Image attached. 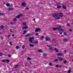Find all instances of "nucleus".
<instances>
[{"instance_id":"nucleus-62","label":"nucleus","mask_w":73,"mask_h":73,"mask_svg":"<svg viewBox=\"0 0 73 73\" xmlns=\"http://www.w3.org/2000/svg\"><path fill=\"white\" fill-rule=\"evenodd\" d=\"M27 64H25V66H27Z\"/></svg>"},{"instance_id":"nucleus-38","label":"nucleus","mask_w":73,"mask_h":73,"mask_svg":"<svg viewBox=\"0 0 73 73\" xmlns=\"http://www.w3.org/2000/svg\"><path fill=\"white\" fill-rule=\"evenodd\" d=\"M35 35L36 36H38V33H36L35 34Z\"/></svg>"},{"instance_id":"nucleus-43","label":"nucleus","mask_w":73,"mask_h":73,"mask_svg":"<svg viewBox=\"0 0 73 73\" xmlns=\"http://www.w3.org/2000/svg\"><path fill=\"white\" fill-rule=\"evenodd\" d=\"M19 46H17L16 47V49H19Z\"/></svg>"},{"instance_id":"nucleus-49","label":"nucleus","mask_w":73,"mask_h":73,"mask_svg":"<svg viewBox=\"0 0 73 73\" xmlns=\"http://www.w3.org/2000/svg\"><path fill=\"white\" fill-rule=\"evenodd\" d=\"M60 35H62V32H60Z\"/></svg>"},{"instance_id":"nucleus-7","label":"nucleus","mask_w":73,"mask_h":73,"mask_svg":"<svg viewBox=\"0 0 73 73\" xmlns=\"http://www.w3.org/2000/svg\"><path fill=\"white\" fill-rule=\"evenodd\" d=\"M45 39L46 40H47V41H50V39L48 37L45 38Z\"/></svg>"},{"instance_id":"nucleus-47","label":"nucleus","mask_w":73,"mask_h":73,"mask_svg":"<svg viewBox=\"0 0 73 73\" xmlns=\"http://www.w3.org/2000/svg\"><path fill=\"white\" fill-rule=\"evenodd\" d=\"M70 31V32H72V30L71 29H69Z\"/></svg>"},{"instance_id":"nucleus-3","label":"nucleus","mask_w":73,"mask_h":73,"mask_svg":"<svg viewBox=\"0 0 73 73\" xmlns=\"http://www.w3.org/2000/svg\"><path fill=\"white\" fill-rule=\"evenodd\" d=\"M64 54L63 53H57L56 54V56H62V55H63Z\"/></svg>"},{"instance_id":"nucleus-13","label":"nucleus","mask_w":73,"mask_h":73,"mask_svg":"<svg viewBox=\"0 0 73 73\" xmlns=\"http://www.w3.org/2000/svg\"><path fill=\"white\" fill-rule=\"evenodd\" d=\"M68 40V38H65L63 39V41H67Z\"/></svg>"},{"instance_id":"nucleus-31","label":"nucleus","mask_w":73,"mask_h":73,"mask_svg":"<svg viewBox=\"0 0 73 73\" xmlns=\"http://www.w3.org/2000/svg\"><path fill=\"white\" fill-rule=\"evenodd\" d=\"M60 29L61 31H64V30L62 29H61L60 28Z\"/></svg>"},{"instance_id":"nucleus-42","label":"nucleus","mask_w":73,"mask_h":73,"mask_svg":"<svg viewBox=\"0 0 73 73\" xmlns=\"http://www.w3.org/2000/svg\"><path fill=\"white\" fill-rule=\"evenodd\" d=\"M25 46H22V48L23 49H24V48H25Z\"/></svg>"},{"instance_id":"nucleus-34","label":"nucleus","mask_w":73,"mask_h":73,"mask_svg":"<svg viewBox=\"0 0 73 73\" xmlns=\"http://www.w3.org/2000/svg\"><path fill=\"white\" fill-rule=\"evenodd\" d=\"M35 44H37L38 43V41H35Z\"/></svg>"},{"instance_id":"nucleus-29","label":"nucleus","mask_w":73,"mask_h":73,"mask_svg":"<svg viewBox=\"0 0 73 73\" xmlns=\"http://www.w3.org/2000/svg\"><path fill=\"white\" fill-rule=\"evenodd\" d=\"M30 35H31V34H29L28 35H25V36L26 37H27L28 36H30Z\"/></svg>"},{"instance_id":"nucleus-56","label":"nucleus","mask_w":73,"mask_h":73,"mask_svg":"<svg viewBox=\"0 0 73 73\" xmlns=\"http://www.w3.org/2000/svg\"><path fill=\"white\" fill-rule=\"evenodd\" d=\"M61 66H62L60 65V66H59V68H61Z\"/></svg>"},{"instance_id":"nucleus-12","label":"nucleus","mask_w":73,"mask_h":73,"mask_svg":"<svg viewBox=\"0 0 73 73\" xmlns=\"http://www.w3.org/2000/svg\"><path fill=\"white\" fill-rule=\"evenodd\" d=\"M6 5L7 6V7H9V6H10V4H9V3H7L6 4Z\"/></svg>"},{"instance_id":"nucleus-28","label":"nucleus","mask_w":73,"mask_h":73,"mask_svg":"<svg viewBox=\"0 0 73 73\" xmlns=\"http://www.w3.org/2000/svg\"><path fill=\"white\" fill-rule=\"evenodd\" d=\"M43 38H44V36H42L41 37V40H42L43 39Z\"/></svg>"},{"instance_id":"nucleus-9","label":"nucleus","mask_w":73,"mask_h":73,"mask_svg":"<svg viewBox=\"0 0 73 73\" xmlns=\"http://www.w3.org/2000/svg\"><path fill=\"white\" fill-rule=\"evenodd\" d=\"M48 46L49 47V48H48L49 50H53V48H52V47H50V46Z\"/></svg>"},{"instance_id":"nucleus-54","label":"nucleus","mask_w":73,"mask_h":73,"mask_svg":"<svg viewBox=\"0 0 73 73\" xmlns=\"http://www.w3.org/2000/svg\"><path fill=\"white\" fill-rule=\"evenodd\" d=\"M12 36H13V37H14V36H15V35L14 34H13Z\"/></svg>"},{"instance_id":"nucleus-21","label":"nucleus","mask_w":73,"mask_h":73,"mask_svg":"<svg viewBox=\"0 0 73 73\" xmlns=\"http://www.w3.org/2000/svg\"><path fill=\"white\" fill-rule=\"evenodd\" d=\"M27 59L28 60H31V58L30 57H28L27 58Z\"/></svg>"},{"instance_id":"nucleus-16","label":"nucleus","mask_w":73,"mask_h":73,"mask_svg":"<svg viewBox=\"0 0 73 73\" xmlns=\"http://www.w3.org/2000/svg\"><path fill=\"white\" fill-rule=\"evenodd\" d=\"M18 66H19V65L17 64L15 66V69H16V68H17L18 67Z\"/></svg>"},{"instance_id":"nucleus-2","label":"nucleus","mask_w":73,"mask_h":73,"mask_svg":"<svg viewBox=\"0 0 73 73\" xmlns=\"http://www.w3.org/2000/svg\"><path fill=\"white\" fill-rule=\"evenodd\" d=\"M22 15H23V14H19L18 15V16H16V18H17V19H19L20 18V17H21Z\"/></svg>"},{"instance_id":"nucleus-64","label":"nucleus","mask_w":73,"mask_h":73,"mask_svg":"<svg viewBox=\"0 0 73 73\" xmlns=\"http://www.w3.org/2000/svg\"><path fill=\"white\" fill-rule=\"evenodd\" d=\"M5 4V3H3V4H4V5Z\"/></svg>"},{"instance_id":"nucleus-32","label":"nucleus","mask_w":73,"mask_h":73,"mask_svg":"<svg viewBox=\"0 0 73 73\" xmlns=\"http://www.w3.org/2000/svg\"><path fill=\"white\" fill-rule=\"evenodd\" d=\"M27 33V31H25L23 33V34H25V33Z\"/></svg>"},{"instance_id":"nucleus-30","label":"nucleus","mask_w":73,"mask_h":73,"mask_svg":"<svg viewBox=\"0 0 73 73\" xmlns=\"http://www.w3.org/2000/svg\"><path fill=\"white\" fill-rule=\"evenodd\" d=\"M1 28L2 29H3L4 28V26H2L1 27Z\"/></svg>"},{"instance_id":"nucleus-6","label":"nucleus","mask_w":73,"mask_h":73,"mask_svg":"<svg viewBox=\"0 0 73 73\" xmlns=\"http://www.w3.org/2000/svg\"><path fill=\"white\" fill-rule=\"evenodd\" d=\"M52 16L54 17H57V16H58V15L57 14H54L52 15Z\"/></svg>"},{"instance_id":"nucleus-60","label":"nucleus","mask_w":73,"mask_h":73,"mask_svg":"<svg viewBox=\"0 0 73 73\" xmlns=\"http://www.w3.org/2000/svg\"><path fill=\"white\" fill-rule=\"evenodd\" d=\"M11 7H12V6H13V5H12V4H11Z\"/></svg>"},{"instance_id":"nucleus-50","label":"nucleus","mask_w":73,"mask_h":73,"mask_svg":"<svg viewBox=\"0 0 73 73\" xmlns=\"http://www.w3.org/2000/svg\"><path fill=\"white\" fill-rule=\"evenodd\" d=\"M26 9H27V10H28L29 9V8L28 7H26Z\"/></svg>"},{"instance_id":"nucleus-48","label":"nucleus","mask_w":73,"mask_h":73,"mask_svg":"<svg viewBox=\"0 0 73 73\" xmlns=\"http://www.w3.org/2000/svg\"><path fill=\"white\" fill-rule=\"evenodd\" d=\"M9 44H10L11 45H12V42H10Z\"/></svg>"},{"instance_id":"nucleus-22","label":"nucleus","mask_w":73,"mask_h":73,"mask_svg":"<svg viewBox=\"0 0 73 73\" xmlns=\"http://www.w3.org/2000/svg\"><path fill=\"white\" fill-rule=\"evenodd\" d=\"M12 9H13V8H9V9L8 10L9 11H10L11 10H12Z\"/></svg>"},{"instance_id":"nucleus-14","label":"nucleus","mask_w":73,"mask_h":73,"mask_svg":"<svg viewBox=\"0 0 73 73\" xmlns=\"http://www.w3.org/2000/svg\"><path fill=\"white\" fill-rule=\"evenodd\" d=\"M60 16H61V17H62L63 16V13H61L60 14Z\"/></svg>"},{"instance_id":"nucleus-27","label":"nucleus","mask_w":73,"mask_h":73,"mask_svg":"<svg viewBox=\"0 0 73 73\" xmlns=\"http://www.w3.org/2000/svg\"><path fill=\"white\" fill-rule=\"evenodd\" d=\"M2 55H3V53L2 52H1L0 53V56H2Z\"/></svg>"},{"instance_id":"nucleus-37","label":"nucleus","mask_w":73,"mask_h":73,"mask_svg":"<svg viewBox=\"0 0 73 73\" xmlns=\"http://www.w3.org/2000/svg\"><path fill=\"white\" fill-rule=\"evenodd\" d=\"M49 65H52V63H49Z\"/></svg>"},{"instance_id":"nucleus-61","label":"nucleus","mask_w":73,"mask_h":73,"mask_svg":"<svg viewBox=\"0 0 73 73\" xmlns=\"http://www.w3.org/2000/svg\"><path fill=\"white\" fill-rule=\"evenodd\" d=\"M59 28H61V26H59Z\"/></svg>"},{"instance_id":"nucleus-5","label":"nucleus","mask_w":73,"mask_h":73,"mask_svg":"<svg viewBox=\"0 0 73 73\" xmlns=\"http://www.w3.org/2000/svg\"><path fill=\"white\" fill-rule=\"evenodd\" d=\"M60 29V28L58 27L54 28L53 29V31H56L57 30V29H58V30H59Z\"/></svg>"},{"instance_id":"nucleus-39","label":"nucleus","mask_w":73,"mask_h":73,"mask_svg":"<svg viewBox=\"0 0 73 73\" xmlns=\"http://www.w3.org/2000/svg\"><path fill=\"white\" fill-rule=\"evenodd\" d=\"M58 19V20H59L60 19V17H58L57 18H56V19Z\"/></svg>"},{"instance_id":"nucleus-40","label":"nucleus","mask_w":73,"mask_h":73,"mask_svg":"<svg viewBox=\"0 0 73 73\" xmlns=\"http://www.w3.org/2000/svg\"><path fill=\"white\" fill-rule=\"evenodd\" d=\"M8 56L9 57H11V54H9V55H8Z\"/></svg>"},{"instance_id":"nucleus-58","label":"nucleus","mask_w":73,"mask_h":73,"mask_svg":"<svg viewBox=\"0 0 73 73\" xmlns=\"http://www.w3.org/2000/svg\"><path fill=\"white\" fill-rule=\"evenodd\" d=\"M10 32H13V31H12V30H10Z\"/></svg>"},{"instance_id":"nucleus-45","label":"nucleus","mask_w":73,"mask_h":73,"mask_svg":"<svg viewBox=\"0 0 73 73\" xmlns=\"http://www.w3.org/2000/svg\"><path fill=\"white\" fill-rule=\"evenodd\" d=\"M53 45V46H56V45L55 44H53V45Z\"/></svg>"},{"instance_id":"nucleus-24","label":"nucleus","mask_w":73,"mask_h":73,"mask_svg":"<svg viewBox=\"0 0 73 73\" xmlns=\"http://www.w3.org/2000/svg\"><path fill=\"white\" fill-rule=\"evenodd\" d=\"M55 67H56V68H59V66H58V65H56Z\"/></svg>"},{"instance_id":"nucleus-63","label":"nucleus","mask_w":73,"mask_h":73,"mask_svg":"<svg viewBox=\"0 0 73 73\" xmlns=\"http://www.w3.org/2000/svg\"><path fill=\"white\" fill-rule=\"evenodd\" d=\"M34 21H35V19H34Z\"/></svg>"},{"instance_id":"nucleus-36","label":"nucleus","mask_w":73,"mask_h":73,"mask_svg":"<svg viewBox=\"0 0 73 73\" xmlns=\"http://www.w3.org/2000/svg\"><path fill=\"white\" fill-rule=\"evenodd\" d=\"M17 20V19H16V18L14 19V21H16Z\"/></svg>"},{"instance_id":"nucleus-26","label":"nucleus","mask_w":73,"mask_h":73,"mask_svg":"<svg viewBox=\"0 0 73 73\" xmlns=\"http://www.w3.org/2000/svg\"><path fill=\"white\" fill-rule=\"evenodd\" d=\"M57 8H61V6H60V5H58V6H57Z\"/></svg>"},{"instance_id":"nucleus-44","label":"nucleus","mask_w":73,"mask_h":73,"mask_svg":"<svg viewBox=\"0 0 73 73\" xmlns=\"http://www.w3.org/2000/svg\"><path fill=\"white\" fill-rule=\"evenodd\" d=\"M11 36V35H9L8 36H7V38H9V37Z\"/></svg>"},{"instance_id":"nucleus-53","label":"nucleus","mask_w":73,"mask_h":73,"mask_svg":"<svg viewBox=\"0 0 73 73\" xmlns=\"http://www.w3.org/2000/svg\"><path fill=\"white\" fill-rule=\"evenodd\" d=\"M23 25H26V23H23Z\"/></svg>"},{"instance_id":"nucleus-25","label":"nucleus","mask_w":73,"mask_h":73,"mask_svg":"<svg viewBox=\"0 0 73 73\" xmlns=\"http://www.w3.org/2000/svg\"><path fill=\"white\" fill-rule=\"evenodd\" d=\"M38 52H42V50H38Z\"/></svg>"},{"instance_id":"nucleus-8","label":"nucleus","mask_w":73,"mask_h":73,"mask_svg":"<svg viewBox=\"0 0 73 73\" xmlns=\"http://www.w3.org/2000/svg\"><path fill=\"white\" fill-rule=\"evenodd\" d=\"M28 27L27 26H25V27L23 28V29H28Z\"/></svg>"},{"instance_id":"nucleus-20","label":"nucleus","mask_w":73,"mask_h":73,"mask_svg":"<svg viewBox=\"0 0 73 73\" xmlns=\"http://www.w3.org/2000/svg\"><path fill=\"white\" fill-rule=\"evenodd\" d=\"M2 62H6V60H2Z\"/></svg>"},{"instance_id":"nucleus-15","label":"nucleus","mask_w":73,"mask_h":73,"mask_svg":"<svg viewBox=\"0 0 73 73\" xmlns=\"http://www.w3.org/2000/svg\"><path fill=\"white\" fill-rule=\"evenodd\" d=\"M22 6H24V5H25L26 3H22Z\"/></svg>"},{"instance_id":"nucleus-57","label":"nucleus","mask_w":73,"mask_h":73,"mask_svg":"<svg viewBox=\"0 0 73 73\" xmlns=\"http://www.w3.org/2000/svg\"><path fill=\"white\" fill-rule=\"evenodd\" d=\"M67 26H70L69 24H67Z\"/></svg>"},{"instance_id":"nucleus-1","label":"nucleus","mask_w":73,"mask_h":73,"mask_svg":"<svg viewBox=\"0 0 73 73\" xmlns=\"http://www.w3.org/2000/svg\"><path fill=\"white\" fill-rule=\"evenodd\" d=\"M35 37H30V38H29V41L30 42H32V40H33L34 39Z\"/></svg>"},{"instance_id":"nucleus-46","label":"nucleus","mask_w":73,"mask_h":73,"mask_svg":"<svg viewBox=\"0 0 73 73\" xmlns=\"http://www.w3.org/2000/svg\"><path fill=\"white\" fill-rule=\"evenodd\" d=\"M29 45L30 46H33V45L32 44H29Z\"/></svg>"},{"instance_id":"nucleus-52","label":"nucleus","mask_w":73,"mask_h":73,"mask_svg":"<svg viewBox=\"0 0 73 73\" xmlns=\"http://www.w3.org/2000/svg\"><path fill=\"white\" fill-rule=\"evenodd\" d=\"M10 24H14V23L13 22H11Z\"/></svg>"},{"instance_id":"nucleus-33","label":"nucleus","mask_w":73,"mask_h":73,"mask_svg":"<svg viewBox=\"0 0 73 73\" xmlns=\"http://www.w3.org/2000/svg\"><path fill=\"white\" fill-rule=\"evenodd\" d=\"M54 61H58V59H55L54 60Z\"/></svg>"},{"instance_id":"nucleus-51","label":"nucleus","mask_w":73,"mask_h":73,"mask_svg":"<svg viewBox=\"0 0 73 73\" xmlns=\"http://www.w3.org/2000/svg\"><path fill=\"white\" fill-rule=\"evenodd\" d=\"M1 39H2V40H3V37H1Z\"/></svg>"},{"instance_id":"nucleus-11","label":"nucleus","mask_w":73,"mask_h":73,"mask_svg":"<svg viewBox=\"0 0 73 73\" xmlns=\"http://www.w3.org/2000/svg\"><path fill=\"white\" fill-rule=\"evenodd\" d=\"M58 60H59V61H62L63 60V59L62 58H58Z\"/></svg>"},{"instance_id":"nucleus-55","label":"nucleus","mask_w":73,"mask_h":73,"mask_svg":"<svg viewBox=\"0 0 73 73\" xmlns=\"http://www.w3.org/2000/svg\"><path fill=\"white\" fill-rule=\"evenodd\" d=\"M43 55L44 56H45L46 55V54H44Z\"/></svg>"},{"instance_id":"nucleus-18","label":"nucleus","mask_w":73,"mask_h":73,"mask_svg":"<svg viewBox=\"0 0 73 73\" xmlns=\"http://www.w3.org/2000/svg\"><path fill=\"white\" fill-rule=\"evenodd\" d=\"M9 62V60L8 59H7L6 60V62L8 63Z\"/></svg>"},{"instance_id":"nucleus-17","label":"nucleus","mask_w":73,"mask_h":73,"mask_svg":"<svg viewBox=\"0 0 73 73\" xmlns=\"http://www.w3.org/2000/svg\"><path fill=\"white\" fill-rule=\"evenodd\" d=\"M63 9H66V7H65V5H63Z\"/></svg>"},{"instance_id":"nucleus-10","label":"nucleus","mask_w":73,"mask_h":73,"mask_svg":"<svg viewBox=\"0 0 73 73\" xmlns=\"http://www.w3.org/2000/svg\"><path fill=\"white\" fill-rule=\"evenodd\" d=\"M53 50H55L56 52V53H58V50L56 48H55Z\"/></svg>"},{"instance_id":"nucleus-23","label":"nucleus","mask_w":73,"mask_h":73,"mask_svg":"<svg viewBox=\"0 0 73 73\" xmlns=\"http://www.w3.org/2000/svg\"><path fill=\"white\" fill-rule=\"evenodd\" d=\"M67 62V61L66 60H64L63 61V63L64 64H66V63Z\"/></svg>"},{"instance_id":"nucleus-59","label":"nucleus","mask_w":73,"mask_h":73,"mask_svg":"<svg viewBox=\"0 0 73 73\" xmlns=\"http://www.w3.org/2000/svg\"><path fill=\"white\" fill-rule=\"evenodd\" d=\"M66 52V50H64V52Z\"/></svg>"},{"instance_id":"nucleus-19","label":"nucleus","mask_w":73,"mask_h":73,"mask_svg":"<svg viewBox=\"0 0 73 73\" xmlns=\"http://www.w3.org/2000/svg\"><path fill=\"white\" fill-rule=\"evenodd\" d=\"M5 15V13H0V15Z\"/></svg>"},{"instance_id":"nucleus-35","label":"nucleus","mask_w":73,"mask_h":73,"mask_svg":"<svg viewBox=\"0 0 73 73\" xmlns=\"http://www.w3.org/2000/svg\"><path fill=\"white\" fill-rule=\"evenodd\" d=\"M64 35H67V33L66 32H65L64 33Z\"/></svg>"},{"instance_id":"nucleus-41","label":"nucleus","mask_w":73,"mask_h":73,"mask_svg":"<svg viewBox=\"0 0 73 73\" xmlns=\"http://www.w3.org/2000/svg\"><path fill=\"white\" fill-rule=\"evenodd\" d=\"M70 72H71L70 70H69L68 71V73H70Z\"/></svg>"},{"instance_id":"nucleus-4","label":"nucleus","mask_w":73,"mask_h":73,"mask_svg":"<svg viewBox=\"0 0 73 73\" xmlns=\"http://www.w3.org/2000/svg\"><path fill=\"white\" fill-rule=\"evenodd\" d=\"M41 31V29L40 28L36 29L35 30V32H38V31Z\"/></svg>"}]
</instances>
